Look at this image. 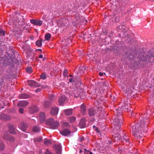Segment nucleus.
Listing matches in <instances>:
<instances>
[{
  "label": "nucleus",
  "mask_w": 154,
  "mask_h": 154,
  "mask_svg": "<svg viewBox=\"0 0 154 154\" xmlns=\"http://www.w3.org/2000/svg\"><path fill=\"white\" fill-rule=\"evenodd\" d=\"M10 52H12V53L10 56V69H12V73H13L12 74H10V77L15 78L16 77L17 68L19 66L20 62L18 59L15 57V54H17V53L15 52V51L11 48Z\"/></svg>",
  "instance_id": "1"
},
{
  "label": "nucleus",
  "mask_w": 154,
  "mask_h": 154,
  "mask_svg": "<svg viewBox=\"0 0 154 154\" xmlns=\"http://www.w3.org/2000/svg\"><path fill=\"white\" fill-rule=\"evenodd\" d=\"M149 119L146 118H142L140 122L136 124L135 125L132 126V132L134 135L137 139H140V137L139 134V130L140 128L144 127H147L149 123Z\"/></svg>",
  "instance_id": "2"
},
{
  "label": "nucleus",
  "mask_w": 154,
  "mask_h": 154,
  "mask_svg": "<svg viewBox=\"0 0 154 154\" xmlns=\"http://www.w3.org/2000/svg\"><path fill=\"white\" fill-rule=\"evenodd\" d=\"M46 124L50 126L52 129H55L59 125V123L57 121H54L53 118H50L46 122Z\"/></svg>",
  "instance_id": "3"
},
{
  "label": "nucleus",
  "mask_w": 154,
  "mask_h": 154,
  "mask_svg": "<svg viewBox=\"0 0 154 154\" xmlns=\"http://www.w3.org/2000/svg\"><path fill=\"white\" fill-rule=\"evenodd\" d=\"M120 116H116L113 121L114 125L116 128H117V129H118L119 130L121 128V125L123 124V117L121 114L120 115Z\"/></svg>",
  "instance_id": "4"
},
{
  "label": "nucleus",
  "mask_w": 154,
  "mask_h": 154,
  "mask_svg": "<svg viewBox=\"0 0 154 154\" xmlns=\"http://www.w3.org/2000/svg\"><path fill=\"white\" fill-rule=\"evenodd\" d=\"M98 109L95 110L93 108H91L88 109V114L90 116H94L97 114L100 113V111H101L102 108L101 107H98Z\"/></svg>",
  "instance_id": "5"
},
{
  "label": "nucleus",
  "mask_w": 154,
  "mask_h": 154,
  "mask_svg": "<svg viewBox=\"0 0 154 154\" xmlns=\"http://www.w3.org/2000/svg\"><path fill=\"white\" fill-rule=\"evenodd\" d=\"M14 18H15L14 20H16L18 22H21L24 23V19L23 18V17L21 15L20 13L16 12L14 14Z\"/></svg>",
  "instance_id": "6"
},
{
  "label": "nucleus",
  "mask_w": 154,
  "mask_h": 154,
  "mask_svg": "<svg viewBox=\"0 0 154 154\" xmlns=\"http://www.w3.org/2000/svg\"><path fill=\"white\" fill-rule=\"evenodd\" d=\"M29 103L27 100H20L17 103V106L18 107H25Z\"/></svg>",
  "instance_id": "7"
},
{
  "label": "nucleus",
  "mask_w": 154,
  "mask_h": 154,
  "mask_svg": "<svg viewBox=\"0 0 154 154\" xmlns=\"http://www.w3.org/2000/svg\"><path fill=\"white\" fill-rule=\"evenodd\" d=\"M38 110L39 109L35 105H32L29 108V112L30 113H33Z\"/></svg>",
  "instance_id": "8"
},
{
  "label": "nucleus",
  "mask_w": 154,
  "mask_h": 154,
  "mask_svg": "<svg viewBox=\"0 0 154 154\" xmlns=\"http://www.w3.org/2000/svg\"><path fill=\"white\" fill-rule=\"evenodd\" d=\"M30 22L32 24L38 26H41L42 23V21L41 20L33 19L31 20Z\"/></svg>",
  "instance_id": "9"
},
{
  "label": "nucleus",
  "mask_w": 154,
  "mask_h": 154,
  "mask_svg": "<svg viewBox=\"0 0 154 154\" xmlns=\"http://www.w3.org/2000/svg\"><path fill=\"white\" fill-rule=\"evenodd\" d=\"M28 127L27 124L24 122H21L19 127V128L23 131H25Z\"/></svg>",
  "instance_id": "10"
},
{
  "label": "nucleus",
  "mask_w": 154,
  "mask_h": 154,
  "mask_svg": "<svg viewBox=\"0 0 154 154\" xmlns=\"http://www.w3.org/2000/svg\"><path fill=\"white\" fill-rule=\"evenodd\" d=\"M54 148L57 153L60 154L61 152V147L60 144L57 145L55 144L54 145Z\"/></svg>",
  "instance_id": "11"
},
{
  "label": "nucleus",
  "mask_w": 154,
  "mask_h": 154,
  "mask_svg": "<svg viewBox=\"0 0 154 154\" xmlns=\"http://www.w3.org/2000/svg\"><path fill=\"white\" fill-rule=\"evenodd\" d=\"M18 98L20 99H26L30 98L31 96L30 95L26 93H23L18 96Z\"/></svg>",
  "instance_id": "12"
},
{
  "label": "nucleus",
  "mask_w": 154,
  "mask_h": 154,
  "mask_svg": "<svg viewBox=\"0 0 154 154\" xmlns=\"http://www.w3.org/2000/svg\"><path fill=\"white\" fill-rule=\"evenodd\" d=\"M61 134L64 136H67L70 134V131L68 129H64L60 131Z\"/></svg>",
  "instance_id": "13"
},
{
  "label": "nucleus",
  "mask_w": 154,
  "mask_h": 154,
  "mask_svg": "<svg viewBox=\"0 0 154 154\" xmlns=\"http://www.w3.org/2000/svg\"><path fill=\"white\" fill-rule=\"evenodd\" d=\"M39 120L41 123H43L45 120V116L44 112H41L39 114Z\"/></svg>",
  "instance_id": "14"
},
{
  "label": "nucleus",
  "mask_w": 154,
  "mask_h": 154,
  "mask_svg": "<svg viewBox=\"0 0 154 154\" xmlns=\"http://www.w3.org/2000/svg\"><path fill=\"white\" fill-rule=\"evenodd\" d=\"M130 103H129L128 101L127 100H125V105L124 106L125 108H123L124 110H125V111L128 112V110L130 108Z\"/></svg>",
  "instance_id": "15"
},
{
  "label": "nucleus",
  "mask_w": 154,
  "mask_h": 154,
  "mask_svg": "<svg viewBox=\"0 0 154 154\" xmlns=\"http://www.w3.org/2000/svg\"><path fill=\"white\" fill-rule=\"evenodd\" d=\"M9 119V116L7 114L4 113H1L0 114V119L4 120L7 121Z\"/></svg>",
  "instance_id": "16"
},
{
  "label": "nucleus",
  "mask_w": 154,
  "mask_h": 154,
  "mask_svg": "<svg viewBox=\"0 0 154 154\" xmlns=\"http://www.w3.org/2000/svg\"><path fill=\"white\" fill-rule=\"evenodd\" d=\"M79 126L81 128H83L85 126V118L82 119L80 120L79 124Z\"/></svg>",
  "instance_id": "17"
},
{
  "label": "nucleus",
  "mask_w": 154,
  "mask_h": 154,
  "mask_svg": "<svg viewBox=\"0 0 154 154\" xmlns=\"http://www.w3.org/2000/svg\"><path fill=\"white\" fill-rule=\"evenodd\" d=\"M66 20L65 19H61L57 22L58 25L59 26H63L65 25Z\"/></svg>",
  "instance_id": "18"
},
{
  "label": "nucleus",
  "mask_w": 154,
  "mask_h": 154,
  "mask_svg": "<svg viewBox=\"0 0 154 154\" xmlns=\"http://www.w3.org/2000/svg\"><path fill=\"white\" fill-rule=\"evenodd\" d=\"M58 112V108L57 107H54L52 108L50 111V113L52 115H55L57 114Z\"/></svg>",
  "instance_id": "19"
},
{
  "label": "nucleus",
  "mask_w": 154,
  "mask_h": 154,
  "mask_svg": "<svg viewBox=\"0 0 154 154\" xmlns=\"http://www.w3.org/2000/svg\"><path fill=\"white\" fill-rule=\"evenodd\" d=\"M66 98L65 96H62L58 99L59 104L62 105L66 100Z\"/></svg>",
  "instance_id": "20"
},
{
  "label": "nucleus",
  "mask_w": 154,
  "mask_h": 154,
  "mask_svg": "<svg viewBox=\"0 0 154 154\" xmlns=\"http://www.w3.org/2000/svg\"><path fill=\"white\" fill-rule=\"evenodd\" d=\"M16 126L12 125H10V134H16Z\"/></svg>",
  "instance_id": "21"
},
{
  "label": "nucleus",
  "mask_w": 154,
  "mask_h": 154,
  "mask_svg": "<svg viewBox=\"0 0 154 154\" xmlns=\"http://www.w3.org/2000/svg\"><path fill=\"white\" fill-rule=\"evenodd\" d=\"M63 112L66 116L70 115L72 114V109L64 110H63Z\"/></svg>",
  "instance_id": "22"
},
{
  "label": "nucleus",
  "mask_w": 154,
  "mask_h": 154,
  "mask_svg": "<svg viewBox=\"0 0 154 154\" xmlns=\"http://www.w3.org/2000/svg\"><path fill=\"white\" fill-rule=\"evenodd\" d=\"M80 108L81 113L83 115H85L86 109L85 106L83 104H82L80 106Z\"/></svg>",
  "instance_id": "23"
},
{
  "label": "nucleus",
  "mask_w": 154,
  "mask_h": 154,
  "mask_svg": "<svg viewBox=\"0 0 154 154\" xmlns=\"http://www.w3.org/2000/svg\"><path fill=\"white\" fill-rule=\"evenodd\" d=\"M10 131H9L6 132L4 136V138L5 140L9 141L10 137H9Z\"/></svg>",
  "instance_id": "24"
},
{
  "label": "nucleus",
  "mask_w": 154,
  "mask_h": 154,
  "mask_svg": "<svg viewBox=\"0 0 154 154\" xmlns=\"http://www.w3.org/2000/svg\"><path fill=\"white\" fill-rule=\"evenodd\" d=\"M116 116H120V115H122V109L121 108H119L117 109H116Z\"/></svg>",
  "instance_id": "25"
},
{
  "label": "nucleus",
  "mask_w": 154,
  "mask_h": 154,
  "mask_svg": "<svg viewBox=\"0 0 154 154\" xmlns=\"http://www.w3.org/2000/svg\"><path fill=\"white\" fill-rule=\"evenodd\" d=\"M72 96L74 97L77 98L80 96V92L77 91H74L72 93Z\"/></svg>",
  "instance_id": "26"
},
{
  "label": "nucleus",
  "mask_w": 154,
  "mask_h": 154,
  "mask_svg": "<svg viewBox=\"0 0 154 154\" xmlns=\"http://www.w3.org/2000/svg\"><path fill=\"white\" fill-rule=\"evenodd\" d=\"M51 106V103H50L49 102L47 101H45L44 105L43 106L44 107V108H47L48 107H49L50 106Z\"/></svg>",
  "instance_id": "27"
},
{
  "label": "nucleus",
  "mask_w": 154,
  "mask_h": 154,
  "mask_svg": "<svg viewBox=\"0 0 154 154\" xmlns=\"http://www.w3.org/2000/svg\"><path fill=\"white\" fill-rule=\"evenodd\" d=\"M40 128L38 126H35L34 127L33 129V131L34 132H37L40 131Z\"/></svg>",
  "instance_id": "28"
},
{
  "label": "nucleus",
  "mask_w": 154,
  "mask_h": 154,
  "mask_svg": "<svg viewBox=\"0 0 154 154\" xmlns=\"http://www.w3.org/2000/svg\"><path fill=\"white\" fill-rule=\"evenodd\" d=\"M44 143L45 145L48 146L51 144V142L50 140L46 139H45Z\"/></svg>",
  "instance_id": "29"
},
{
  "label": "nucleus",
  "mask_w": 154,
  "mask_h": 154,
  "mask_svg": "<svg viewBox=\"0 0 154 154\" xmlns=\"http://www.w3.org/2000/svg\"><path fill=\"white\" fill-rule=\"evenodd\" d=\"M42 39H41L37 40L36 42V45L38 47H40L42 45Z\"/></svg>",
  "instance_id": "30"
},
{
  "label": "nucleus",
  "mask_w": 154,
  "mask_h": 154,
  "mask_svg": "<svg viewBox=\"0 0 154 154\" xmlns=\"http://www.w3.org/2000/svg\"><path fill=\"white\" fill-rule=\"evenodd\" d=\"M45 39L46 40H49L51 38V34L49 33L46 34L45 36Z\"/></svg>",
  "instance_id": "31"
},
{
  "label": "nucleus",
  "mask_w": 154,
  "mask_h": 154,
  "mask_svg": "<svg viewBox=\"0 0 154 154\" xmlns=\"http://www.w3.org/2000/svg\"><path fill=\"white\" fill-rule=\"evenodd\" d=\"M76 118L73 116H72L69 118V121L70 122L72 123L75 121Z\"/></svg>",
  "instance_id": "32"
},
{
  "label": "nucleus",
  "mask_w": 154,
  "mask_h": 154,
  "mask_svg": "<svg viewBox=\"0 0 154 154\" xmlns=\"http://www.w3.org/2000/svg\"><path fill=\"white\" fill-rule=\"evenodd\" d=\"M34 81L32 80H29L28 82V85L31 86L33 87Z\"/></svg>",
  "instance_id": "33"
},
{
  "label": "nucleus",
  "mask_w": 154,
  "mask_h": 154,
  "mask_svg": "<svg viewBox=\"0 0 154 154\" xmlns=\"http://www.w3.org/2000/svg\"><path fill=\"white\" fill-rule=\"evenodd\" d=\"M26 72L29 73H30L32 72V68L30 67H28L26 69Z\"/></svg>",
  "instance_id": "34"
},
{
  "label": "nucleus",
  "mask_w": 154,
  "mask_h": 154,
  "mask_svg": "<svg viewBox=\"0 0 154 154\" xmlns=\"http://www.w3.org/2000/svg\"><path fill=\"white\" fill-rule=\"evenodd\" d=\"M35 140L38 142H40L42 140V137H39L35 139Z\"/></svg>",
  "instance_id": "35"
},
{
  "label": "nucleus",
  "mask_w": 154,
  "mask_h": 154,
  "mask_svg": "<svg viewBox=\"0 0 154 154\" xmlns=\"http://www.w3.org/2000/svg\"><path fill=\"white\" fill-rule=\"evenodd\" d=\"M4 147V144L3 142L2 141H0V150H3Z\"/></svg>",
  "instance_id": "36"
},
{
  "label": "nucleus",
  "mask_w": 154,
  "mask_h": 154,
  "mask_svg": "<svg viewBox=\"0 0 154 154\" xmlns=\"http://www.w3.org/2000/svg\"><path fill=\"white\" fill-rule=\"evenodd\" d=\"M47 75L44 73H42L40 75L41 78L43 79H45L46 78Z\"/></svg>",
  "instance_id": "37"
},
{
  "label": "nucleus",
  "mask_w": 154,
  "mask_h": 154,
  "mask_svg": "<svg viewBox=\"0 0 154 154\" xmlns=\"http://www.w3.org/2000/svg\"><path fill=\"white\" fill-rule=\"evenodd\" d=\"M0 34L4 36L5 35V31L2 30V27L0 28Z\"/></svg>",
  "instance_id": "38"
},
{
  "label": "nucleus",
  "mask_w": 154,
  "mask_h": 154,
  "mask_svg": "<svg viewBox=\"0 0 154 154\" xmlns=\"http://www.w3.org/2000/svg\"><path fill=\"white\" fill-rule=\"evenodd\" d=\"M40 86L39 85L38 83L35 81L34 82V83L33 84V87H38Z\"/></svg>",
  "instance_id": "39"
},
{
  "label": "nucleus",
  "mask_w": 154,
  "mask_h": 154,
  "mask_svg": "<svg viewBox=\"0 0 154 154\" xmlns=\"http://www.w3.org/2000/svg\"><path fill=\"white\" fill-rule=\"evenodd\" d=\"M63 125L65 127H68L70 126L68 122H64L63 123Z\"/></svg>",
  "instance_id": "40"
},
{
  "label": "nucleus",
  "mask_w": 154,
  "mask_h": 154,
  "mask_svg": "<svg viewBox=\"0 0 154 154\" xmlns=\"http://www.w3.org/2000/svg\"><path fill=\"white\" fill-rule=\"evenodd\" d=\"M84 137H80L79 138V141L82 142L84 140Z\"/></svg>",
  "instance_id": "41"
},
{
  "label": "nucleus",
  "mask_w": 154,
  "mask_h": 154,
  "mask_svg": "<svg viewBox=\"0 0 154 154\" xmlns=\"http://www.w3.org/2000/svg\"><path fill=\"white\" fill-rule=\"evenodd\" d=\"M84 154H93L92 152L90 151L89 150L86 151L84 152Z\"/></svg>",
  "instance_id": "42"
},
{
  "label": "nucleus",
  "mask_w": 154,
  "mask_h": 154,
  "mask_svg": "<svg viewBox=\"0 0 154 154\" xmlns=\"http://www.w3.org/2000/svg\"><path fill=\"white\" fill-rule=\"evenodd\" d=\"M127 92L128 94H129L130 95H131V94L132 93V92L131 91V89H128V90L127 91Z\"/></svg>",
  "instance_id": "43"
},
{
  "label": "nucleus",
  "mask_w": 154,
  "mask_h": 154,
  "mask_svg": "<svg viewBox=\"0 0 154 154\" xmlns=\"http://www.w3.org/2000/svg\"><path fill=\"white\" fill-rule=\"evenodd\" d=\"M15 138L10 136V143L13 142L14 141Z\"/></svg>",
  "instance_id": "44"
},
{
  "label": "nucleus",
  "mask_w": 154,
  "mask_h": 154,
  "mask_svg": "<svg viewBox=\"0 0 154 154\" xmlns=\"http://www.w3.org/2000/svg\"><path fill=\"white\" fill-rule=\"evenodd\" d=\"M69 81L70 82L72 83L74 82V79L73 78H70L69 79Z\"/></svg>",
  "instance_id": "45"
},
{
  "label": "nucleus",
  "mask_w": 154,
  "mask_h": 154,
  "mask_svg": "<svg viewBox=\"0 0 154 154\" xmlns=\"http://www.w3.org/2000/svg\"><path fill=\"white\" fill-rule=\"evenodd\" d=\"M19 111L21 113H23L24 111V109L23 108H21L19 109Z\"/></svg>",
  "instance_id": "46"
},
{
  "label": "nucleus",
  "mask_w": 154,
  "mask_h": 154,
  "mask_svg": "<svg viewBox=\"0 0 154 154\" xmlns=\"http://www.w3.org/2000/svg\"><path fill=\"white\" fill-rule=\"evenodd\" d=\"M67 70L65 69L63 71V75L64 76L67 75Z\"/></svg>",
  "instance_id": "47"
},
{
  "label": "nucleus",
  "mask_w": 154,
  "mask_h": 154,
  "mask_svg": "<svg viewBox=\"0 0 154 154\" xmlns=\"http://www.w3.org/2000/svg\"><path fill=\"white\" fill-rule=\"evenodd\" d=\"M103 86H106V87L107 86V85L108 84L106 82H103Z\"/></svg>",
  "instance_id": "48"
},
{
  "label": "nucleus",
  "mask_w": 154,
  "mask_h": 154,
  "mask_svg": "<svg viewBox=\"0 0 154 154\" xmlns=\"http://www.w3.org/2000/svg\"><path fill=\"white\" fill-rule=\"evenodd\" d=\"M41 91V89L40 88H38L35 90V91L36 92H39L40 91Z\"/></svg>",
  "instance_id": "49"
},
{
  "label": "nucleus",
  "mask_w": 154,
  "mask_h": 154,
  "mask_svg": "<svg viewBox=\"0 0 154 154\" xmlns=\"http://www.w3.org/2000/svg\"><path fill=\"white\" fill-rule=\"evenodd\" d=\"M95 130L97 133H99L100 131H99V130L98 128L97 127H96L95 128Z\"/></svg>",
  "instance_id": "50"
},
{
  "label": "nucleus",
  "mask_w": 154,
  "mask_h": 154,
  "mask_svg": "<svg viewBox=\"0 0 154 154\" xmlns=\"http://www.w3.org/2000/svg\"><path fill=\"white\" fill-rule=\"evenodd\" d=\"M118 134V137L119 138L118 139H119L120 138V136L119 134H116V135H117ZM117 137V136H115V137Z\"/></svg>",
  "instance_id": "51"
},
{
  "label": "nucleus",
  "mask_w": 154,
  "mask_h": 154,
  "mask_svg": "<svg viewBox=\"0 0 154 154\" xmlns=\"http://www.w3.org/2000/svg\"><path fill=\"white\" fill-rule=\"evenodd\" d=\"M99 74L100 76H102L103 75V72H100L99 73Z\"/></svg>",
  "instance_id": "52"
},
{
  "label": "nucleus",
  "mask_w": 154,
  "mask_h": 154,
  "mask_svg": "<svg viewBox=\"0 0 154 154\" xmlns=\"http://www.w3.org/2000/svg\"><path fill=\"white\" fill-rule=\"evenodd\" d=\"M53 97H54L52 95H51V96H50L49 98H50V99L52 100L53 99Z\"/></svg>",
  "instance_id": "53"
},
{
  "label": "nucleus",
  "mask_w": 154,
  "mask_h": 154,
  "mask_svg": "<svg viewBox=\"0 0 154 154\" xmlns=\"http://www.w3.org/2000/svg\"><path fill=\"white\" fill-rule=\"evenodd\" d=\"M39 57L40 58H42L43 57V55L42 54H40L39 55Z\"/></svg>",
  "instance_id": "54"
},
{
  "label": "nucleus",
  "mask_w": 154,
  "mask_h": 154,
  "mask_svg": "<svg viewBox=\"0 0 154 154\" xmlns=\"http://www.w3.org/2000/svg\"><path fill=\"white\" fill-rule=\"evenodd\" d=\"M147 60V59H146V58L145 59L144 58L142 60H143L144 61H146Z\"/></svg>",
  "instance_id": "55"
},
{
  "label": "nucleus",
  "mask_w": 154,
  "mask_h": 154,
  "mask_svg": "<svg viewBox=\"0 0 154 154\" xmlns=\"http://www.w3.org/2000/svg\"><path fill=\"white\" fill-rule=\"evenodd\" d=\"M42 87H43L44 88H47V86H42Z\"/></svg>",
  "instance_id": "56"
},
{
  "label": "nucleus",
  "mask_w": 154,
  "mask_h": 154,
  "mask_svg": "<svg viewBox=\"0 0 154 154\" xmlns=\"http://www.w3.org/2000/svg\"><path fill=\"white\" fill-rule=\"evenodd\" d=\"M123 139L124 140H125L126 139H127L126 138V137L125 136V137H123Z\"/></svg>",
  "instance_id": "57"
},
{
  "label": "nucleus",
  "mask_w": 154,
  "mask_h": 154,
  "mask_svg": "<svg viewBox=\"0 0 154 154\" xmlns=\"http://www.w3.org/2000/svg\"><path fill=\"white\" fill-rule=\"evenodd\" d=\"M96 126H95V125H94V126H93V128H95H95H96Z\"/></svg>",
  "instance_id": "58"
},
{
  "label": "nucleus",
  "mask_w": 154,
  "mask_h": 154,
  "mask_svg": "<svg viewBox=\"0 0 154 154\" xmlns=\"http://www.w3.org/2000/svg\"><path fill=\"white\" fill-rule=\"evenodd\" d=\"M125 140V142H128V139H126Z\"/></svg>",
  "instance_id": "59"
},
{
  "label": "nucleus",
  "mask_w": 154,
  "mask_h": 154,
  "mask_svg": "<svg viewBox=\"0 0 154 154\" xmlns=\"http://www.w3.org/2000/svg\"><path fill=\"white\" fill-rule=\"evenodd\" d=\"M69 77H72V75H69Z\"/></svg>",
  "instance_id": "60"
},
{
  "label": "nucleus",
  "mask_w": 154,
  "mask_h": 154,
  "mask_svg": "<svg viewBox=\"0 0 154 154\" xmlns=\"http://www.w3.org/2000/svg\"><path fill=\"white\" fill-rule=\"evenodd\" d=\"M151 56L152 57H154V54H153V55H151Z\"/></svg>",
  "instance_id": "61"
},
{
  "label": "nucleus",
  "mask_w": 154,
  "mask_h": 154,
  "mask_svg": "<svg viewBox=\"0 0 154 154\" xmlns=\"http://www.w3.org/2000/svg\"><path fill=\"white\" fill-rule=\"evenodd\" d=\"M148 61H149V62H151V60H148Z\"/></svg>",
  "instance_id": "62"
},
{
  "label": "nucleus",
  "mask_w": 154,
  "mask_h": 154,
  "mask_svg": "<svg viewBox=\"0 0 154 154\" xmlns=\"http://www.w3.org/2000/svg\"><path fill=\"white\" fill-rule=\"evenodd\" d=\"M38 50H39V51H42V50H41V49H38Z\"/></svg>",
  "instance_id": "63"
},
{
  "label": "nucleus",
  "mask_w": 154,
  "mask_h": 154,
  "mask_svg": "<svg viewBox=\"0 0 154 154\" xmlns=\"http://www.w3.org/2000/svg\"><path fill=\"white\" fill-rule=\"evenodd\" d=\"M84 150H85V151H87V150H86V149H84Z\"/></svg>",
  "instance_id": "64"
}]
</instances>
